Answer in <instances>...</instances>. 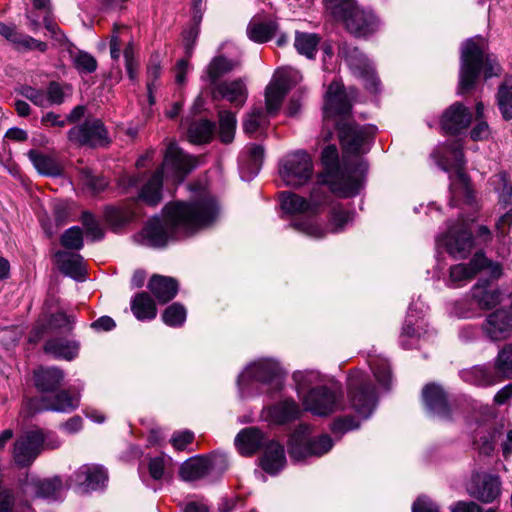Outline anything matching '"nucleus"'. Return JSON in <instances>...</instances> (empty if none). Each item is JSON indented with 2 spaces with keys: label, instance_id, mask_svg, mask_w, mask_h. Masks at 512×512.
<instances>
[{
  "label": "nucleus",
  "instance_id": "nucleus-1",
  "mask_svg": "<svg viewBox=\"0 0 512 512\" xmlns=\"http://www.w3.org/2000/svg\"><path fill=\"white\" fill-rule=\"evenodd\" d=\"M218 216V203L210 195H202L188 202H172L164 207L163 219L150 220L135 239L150 247H164L169 240L209 227Z\"/></svg>",
  "mask_w": 512,
  "mask_h": 512
},
{
  "label": "nucleus",
  "instance_id": "nucleus-2",
  "mask_svg": "<svg viewBox=\"0 0 512 512\" xmlns=\"http://www.w3.org/2000/svg\"><path fill=\"white\" fill-rule=\"evenodd\" d=\"M448 142L440 145L433 154L437 165L450 173L451 205H457L460 201L470 202L472 190L469 178L463 171L464 159L461 150L462 132L466 130H446Z\"/></svg>",
  "mask_w": 512,
  "mask_h": 512
},
{
  "label": "nucleus",
  "instance_id": "nucleus-3",
  "mask_svg": "<svg viewBox=\"0 0 512 512\" xmlns=\"http://www.w3.org/2000/svg\"><path fill=\"white\" fill-rule=\"evenodd\" d=\"M196 166L195 160L184 154L175 142H169L162 168L154 172L140 191L139 198L147 205L156 206L162 199L163 170L171 173L173 181L181 182Z\"/></svg>",
  "mask_w": 512,
  "mask_h": 512
},
{
  "label": "nucleus",
  "instance_id": "nucleus-4",
  "mask_svg": "<svg viewBox=\"0 0 512 512\" xmlns=\"http://www.w3.org/2000/svg\"><path fill=\"white\" fill-rule=\"evenodd\" d=\"M481 69L488 79L497 75L499 65L486 53V45L482 38L469 39L462 48L458 94L469 92L475 87Z\"/></svg>",
  "mask_w": 512,
  "mask_h": 512
},
{
  "label": "nucleus",
  "instance_id": "nucleus-5",
  "mask_svg": "<svg viewBox=\"0 0 512 512\" xmlns=\"http://www.w3.org/2000/svg\"><path fill=\"white\" fill-rule=\"evenodd\" d=\"M325 173L319 176L318 183L328 185L331 192L347 198L356 195L361 187V176L356 169L349 167L345 160L339 162L335 145L326 146L321 154Z\"/></svg>",
  "mask_w": 512,
  "mask_h": 512
},
{
  "label": "nucleus",
  "instance_id": "nucleus-6",
  "mask_svg": "<svg viewBox=\"0 0 512 512\" xmlns=\"http://www.w3.org/2000/svg\"><path fill=\"white\" fill-rule=\"evenodd\" d=\"M348 397L358 414L367 418L372 413L376 404V396L365 373L353 371L349 375Z\"/></svg>",
  "mask_w": 512,
  "mask_h": 512
},
{
  "label": "nucleus",
  "instance_id": "nucleus-7",
  "mask_svg": "<svg viewBox=\"0 0 512 512\" xmlns=\"http://www.w3.org/2000/svg\"><path fill=\"white\" fill-rule=\"evenodd\" d=\"M313 171L310 156L304 151H296L282 158L279 163V175L286 185L298 187L304 185Z\"/></svg>",
  "mask_w": 512,
  "mask_h": 512
},
{
  "label": "nucleus",
  "instance_id": "nucleus-8",
  "mask_svg": "<svg viewBox=\"0 0 512 512\" xmlns=\"http://www.w3.org/2000/svg\"><path fill=\"white\" fill-rule=\"evenodd\" d=\"M357 97L355 88L346 89L343 84L333 81L325 93L323 113L325 118L345 119L350 115L352 104Z\"/></svg>",
  "mask_w": 512,
  "mask_h": 512
},
{
  "label": "nucleus",
  "instance_id": "nucleus-9",
  "mask_svg": "<svg viewBox=\"0 0 512 512\" xmlns=\"http://www.w3.org/2000/svg\"><path fill=\"white\" fill-rule=\"evenodd\" d=\"M300 78L298 71L292 68L278 69L275 72L265 90V104L268 114L274 115L280 109L286 94Z\"/></svg>",
  "mask_w": 512,
  "mask_h": 512
},
{
  "label": "nucleus",
  "instance_id": "nucleus-10",
  "mask_svg": "<svg viewBox=\"0 0 512 512\" xmlns=\"http://www.w3.org/2000/svg\"><path fill=\"white\" fill-rule=\"evenodd\" d=\"M324 199L325 193L321 186L313 188L309 200L291 192L281 193L282 208L290 214L315 215L324 203Z\"/></svg>",
  "mask_w": 512,
  "mask_h": 512
},
{
  "label": "nucleus",
  "instance_id": "nucleus-11",
  "mask_svg": "<svg viewBox=\"0 0 512 512\" xmlns=\"http://www.w3.org/2000/svg\"><path fill=\"white\" fill-rule=\"evenodd\" d=\"M45 437L41 431H29L19 436L13 446V459L18 466L30 465L40 453Z\"/></svg>",
  "mask_w": 512,
  "mask_h": 512
},
{
  "label": "nucleus",
  "instance_id": "nucleus-12",
  "mask_svg": "<svg viewBox=\"0 0 512 512\" xmlns=\"http://www.w3.org/2000/svg\"><path fill=\"white\" fill-rule=\"evenodd\" d=\"M346 30L355 37L366 38L374 34L378 29V20L376 16L362 9L357 4L343 19Z\"/></svg>",
  "mask_w": 512,
  "mask_h": 512
},
{
  "label": "nucleus",
  "instance_id": "nucleus-13",
  "mask_svg": "<svg viewBox=\"0 0 512 512\" xmlns=\"http://www.w3.org/2000/svg\"><path fill=\"white\" fill-rule=\"evenodd\" d=\"M333 446L332 439L328 435H320L306 441L293 436L289 443V454L295 460H302L308 456H322Z\"/></svg>",
  "mask_w": 512,
  "mask_h": 512
},
{
  "label": "nucleus",
  "instance_id": "nucleus-14",
  "mask_svg": "<svg viewBox=\"0 0 512 512\" xmlns=\"http://www.w3.org/2000/svg\"><path fill=\"white\" fill-rule=\"evenodd\" d=\"M213 100H227L236 107H242L248 97V90L242 78L224 80L211 87Z\"/></svg>",
  "mask_w": 512,
  "mask_h": 512
},
{
  "label": "nucleus",
  "instance_id": "nucleus-15",
  "mask_svg": "<svg viewBox=\"0 0 512 512\" xmlns=\"http://www.w3.org/2000/svg\"><path fill=\"white\" fill-rule=\"evenodd\" d=\"M302 397L305 409L316 415H328L338 407L336 395L326 387L310 389Z\"/></svg>",
  "mask_w": 512,
  "mask_h": 512
},
{
  "label": "nucleus",
  "instance_id": "nucleus-16",
  "mask_svg": "<svg viewBox=\"0 0 512 512\" xmlns=\"http://www.w3.org/2000/svg\"><path fill=\"white\" fill-rule=\"evenodd\" d=\"M484 335L491 341H503L512 336V320L504 309L490 313L482 324Z\"/></svg>",
  "mask_w": 512,
  "mask_h": 512
},
{
  "label": "nucleus",
  "instance_id": "nucleus-17",
  "mask_svg": "<svg viewBox=\"0 0 512 512\" xmlns=\"http://www.w3.org/2000/svg\"><path fill=\"white\" fill-rule=\"evenodd\" d=\"M347 60L349 65L358 71L359 76L364 81L366 90L372 94L379 93L381 82L368 59L357 48H354L347 56Z\"/></svg>",
  "mask_w": 512,
  "mask_h": 512
},
{
  "label": "nucleus",
  "instance_id": "nucleus-18",
  "mask_svg": "<svg viewBox=\"0 0 512 512\" xmlns=\"http://www.w3.org/2000/svg\"><path fill=\"white\" fill-rule=\"evenodd\" d=\"M488 259L482 253H476L468 264H457L450 268L449 281L455 286H462L483 270Z\"/></svg>",
  "mask_w": 512,
  "mask_h": 512
},
{
  "label": "nucleus",
  "instance_id": "nucleus-19",
  "mask_svg": "<svg viewBox=\"0 0 512 512\" xmlns=\"http://www.w3.org/2000/svg\"><path fill=\"white\" fill-rule=\"evenodd\" d=\"M445 244L448 253L454 258H466L473 247L472 235L466 227L451 228Z\"/></svg>",
  "mask_w": 512,
  "mask_h": 512
},
{
  "label": "nucleus",
  "instance_id": "nucleus-20",
  "mask_svg": "<svg viewBox=\"0 0 512 512\" xmlns=\"http://www.w3.org/2000/svg\"><path fill=\"white\" fill-rule=\"evenodd\" d=\"M338 135L345 155L364 154L369 150L370 134L367 130H339Z\"/></svg>",
  "mask_w": 512,
  "mask_h": 512
},
{
  "label": "nucleus",
  "instance_id": "nucleus-21",
  "mask_svg": "<svg viewBox=\"0 0 512 512\" xmlns=\"http://www.w3.org/2000/svg\"><path fill=\"white\" fill-rule=\"evenodd\" d=\"M106 480L105 470L95 465L81 466L71 478V481L82 488L83 491L95 490L103 485Z\"/></svg>",
  "mask_w": 512,
  "mask_h": 512
},
{
  "label": "nucleus",
  "instance_id": "nucleus-22",
  "mask_svg": "<svg viewBox=\"0 0 512 512\" xmlns=\"http://www.w3.org/2000/svg\"><path fill=\"white\" fill-rule=\"evenodd\" d=\"M217 458L194 457L186 460L180 467L179 475L183 481L194 482L204 478L213 468Z\"/></svg>",
  "mask_w": 512,
  "mask_h": 512
},
{
  "label": "nucleus",
  "instance_id": "nucleus-23",
  "mask_svg": "<svg viewBox=\"0 0 512 512\" xmlns=\"http://www.w3.org/2000/svg\"><path fill=\"white\" fill-rule=\"evenodd\" d=\"M473 483L471 494L484 503L494 501L500 494V481L497 476L477 474L473 477Z\"/></svg>",
  "mask_w": 512,
  "mask_h": 512
},
{
  "label": "nucleus",
  "instance_id": "nucleus-24",
  "mask_svg": "<svg viewBox=\"0 0 512 512\" xmlns=\"http://www.w3.org/2000/svg\"><path fill=\"white\" fill-rule=\"evenodd\" d=\"M282 376L281 368L273 360H259L246 368L239 376V381L245 377H252L261 382H270L277 380L279 382Z\"/></svg>",
  "mask_w": 512,
  "mask_h": 512
},
{
  "label": "nucleus",
  "instance_id": "nucleus-25",
  "mask_svg": "<svg viewBox=\"0 0 512 512\" xmlns=\"http://www.w3.org/2000/svg\"><path fill=\"white\" fill-rule=\"evenodd\" d=\"M471 300L482 310H489L501 302V293L488 281L479 280L470 291Z\"/></svg>",
  "mask_w": 512,
  "mask_h": 512
},
{
  "label": "nucleus",
  "instance_id": "nucleus-26",
  "mask_svg": "<svg viewBox=\"0 0 512 512\" xmlns=\"http://www.w3.org/2000/svg\"><path fill=\"white\" fill-rule=\"evenodd\" d=\"M278 30V23L274 20H264L257 14L249 21L246 29L248 38L255 43H266L273 38Z\"/></svg>",
  "mask_w": 512,
  "mask_h": 512
},
{
  "label": "nucleus",
  "instance_id": "nucleus-27",
  "mask_svg": "<svg viewBox=\"0 0 512 512\" xmlns=\"http://www.w3.org/2000/svg\"><path fill=\"white\" fill-rule=\"evenodd\" d=\"M264 159V148L259 144H249L246 146L245 154L241 158L240 169L241 177L244 180H250L258 174Z\"/></svg>",
  "mask_w": 512,
  "mask_h": 512
},
{
  "label": "nucleus",
  "instance_id": "nucleus-28",
  "mask_svg": "<svg viewBox=\"0 0 512 512\" xmlns=\"http://www.w3.org/2000/svg\"><path fill=\"white\" fill-rule=\"evenodd\" d=\"M471 112L460 102L450 105L442 114V128H468L471 124Z\"/></svg>",
  "mask_w": 512,
  "mask_h": 512
},
{
  "label": "nucleus",
  "instance_id": "nucleus-29",
  "mask_svg": "<svg viewBox=\"0 0 512 512\" xmlns=\"http://www.w3.org/2000/svg\"><path fill=\"white\" fill-rule=\"evenodd\" d=\"M422 397L426 406L436 415L443 418L449 415L447 397L442 387L428 384L423 388Z\"/></svg>",
  "mask_w": 512,
  "mask_h": 512
},
{
  "label": "nucleus",
  "instance_id": "nucleus-30",
  "mask_svg": "<svg viewBox=\"0 0 512 512\" xmlns=\"http://www.w3.org/2000/svg\"><path fill=\"white\" fill-rule=\"evenodd\" d=\"M56 263L62 273L76 280H83L85 267L83 257L79 254L58 251L55 254Z\"/></svg>",
  "mask_w": 512,
  "mask_h": 512
},
{
  "label": "nucleus",
  "instance_id": "nucleus-31",
  "mask_svg": "<svg viewBox=\"0 0 512 512\" xmlns=\"http://www.w3.org/2000/svg\"><path fill=\"white\" fill-rule=\"evenodd\" d=\"M80 344L71 339L52 338L44 345V351L55 358L73 360L79 353Z\"/></svg>",
  "mask_w": 512,
  "mask_h": 512
},
{
  "label": "nucleus",
  "instance_id": "nucleus-32",
  "mask_svg": "<svg viewBox=\"0 0 512 512\" xmlns=\"http://www.w3.org/2000/svg\"><path fill=\"white\" fill-rule=\"evenodd\" d=\"M148 289L160 303H167L176 296L178 284L171 277L153 275L148 283Z\"/></svg>",
  "mask_w": 512,
  "mask_h": 512
},
{
  "label": "nucleus",
  "instance_id": "nucleus-33",
  "mask_svg": "<svg viewBox=\"0 0 512 512\" xmlns=\"http://www.w3.org/2000/svg\"><path fill=\"white\" fill-rule=\"evenodd\" d=\"M235 443L242 455L250 456L264 444V435L258 428H245L238 433Z\"/></svg>",
  "mask_w": 512,
  "mask_h": 512
},
{
  "label": "nucleus",
  "instance_id": "nucleus-34",
  "mask_svg": "<svg viewBox=\"0 0 512 512\" xmlns=\"http://www.w3.org/2000/svg\"><path fill=\"white\" fill-rule=\"evenodd\" d=\"M285 462L286 459L283 446L274 441L269 442L260 462L262 469L265 472L274 475L284 467Z\"/></svg>",
  "mask_w": 512,
  "mask_h": 512
},
{
  "label": "nucleus",
  "instance_id": "nucleus-35",
  "mask_svg": "<svg viewBox=\"0 0 512 512\" xmlns=\"http://www.w3.org/2000/svg\"><path fill=\"white\" fill-rule=\"evenodd\" d=\"M64 379V372L56 367H40L34 372L35 386L42 392L57 389Z\"/></svg>",
  "mask_w": 512,
  "mask_h": 512
},
{
  "label": "nucleus",
  "instance_id": "nucleus-36",
  "mask_svg": "<svg viewBox=\"0 0 512 512\" xmlns=\"http://www.w3.org/2000/svg\"><path fill=\"white\" fill-rule=\"evenodd\" d=\"M131 311L140 321L152 320L157 315L156 304L146 292H140L133 297L131 300Z\"/></svg>",
  "mask_w": 512,
  "mask_h": 512
},
{
  "label": "nucleus",
  "instance_id": "nucleus-37",
  "mask_svg": "<svg viewBox=\"0 0 512 512\" xmlns=\"http://www.w3.org/2000/svg\"><path fill=\"white\" fill-rule=\"evenodd\" d=\"M68 138L91 147H103L110 142L107 130H69Z\"/></svg>",
  "mask_w": 512,
  "mask_h": 512
},
{
  "label": "nucleus",
  "instance_id": "nucleus-38",
  "mask_svg": "<svg viewBox=\"0 0 512 512\" xmlns=\"http://www.w3.org/2000/svg\"><path fill=\"white\" fill-rule=\"evenodd\" d=\"M238 66L236 61L230 60L224 56L214 57L206 67V75L210 86L219 83V79L233 71Z\"/></svg>",
  "mask_w": 512,
  "mask_h": 512
},
{
  "label": "nucleus",
  "instance_id": "nucleus-39",
  "mask_svg": "<svg viewBox=\"0 0 512 512\" xmlns=\"http://www.w3.org/2000/svg\"><path fill=\"white\" fill-rule=\"evenodd\" d=\"M498 109L505 120L512 119V76L505 77L496 95Z\"/></svg>",
  "mask_w": 512,
  "mask_h": 512
},
{
  "label": "nucleus",
  "instance_id": "nucleus-40",
  "mask_svg": "<svg viewBox=\"0 0 512 512\" xmlns=\"http://www.w3.org/2000/svg\"><path fill=\"white\" fill-rule=\"evenodd\" d=\"M28 156L40 174L49 176L61 174L62 167L56 159L44 154H39L34 150H31Z\"/></svg>",
  "mask_w": 512,
  "mask_h": 512
},
{
  "label": "nucleus",
  "instance_id": "nucleus-41",
  "mask_svg": "<svg viewBox=\"0 0 512 512\" xmlns=\"http://www.w3.org/2000/svg\"><path fill=\"white\" fill-rule=\"evenodd\" d=\"M291 226L296 231L314 239L324 238L329 233L328 227L326 228L322 226L319 222L311 217L296 220L291 223Z\"/></svg>",
  "mask_w": 512,
  "mask_h": 512
},
{
  "label": "nucleus",
  "instance_id": "nucleus-42",
  "mask_svg": "<svg viewBox=\"0 0 512 512\" xmlns=\"http://www.w3.org/2000/svg\"><path fill=\"white\" fill-rule=\"evenodd\" d=\"M78 406L79 396L71 395L67 390H62L45 408L52 411L68 413L75 410Z\"/></svg>",
  "mask_w": 512,
  "mask_h": 512
},
{
  "label": "nucleus",
  "instance_id": "nucleus-43",
  "mask_svg": "<svg viewBox=\"0 0 512 512\" xmlns=\"http://www.w3.org/2000/svg\"><path fill=\"white\" fill-rule=\"evenodd\" d=\"M320 37L314 33L296 32L294 46L296 50L308 58H314Z\"/></svg>",
  "mask_w": 512,
  "mask_h": 512
},
{
  "label": "nucleus",
  "instance_id": "nucleus-44",
  "mask_svg": "<svg viewBox=\"0 0 512 512\" xmlns=\"http://www.w3.org/2000/svg\"><path fill=\"white\" fill-rule=\"evenodd\" d=\"M271 414L275 421L284 423L297 418L300 414V409L293 400H285L274 406Z\"/></svg>",
  "mask_w": 512,
  "mask_h": 512
},
{
  "label": "nucleus",
  "instance_id": "nucleus-45",
  "mask_svg": "<svg viewBox=\"0 0 512 512\" xmlns=\"http://www.w3.org/2000/svg\"><path fill=\"white\" fill-rule=\"evenodd\" d=\"M70 94V87L62 85L59 82L51 81L45 91V107L52 105H61L64 103L66 96Z\"/></svg>",
  "mask_w": 512,
  "mask_h": 512
},
{
  "label": "nucleus",
  "instance_id": "nucleus-46",
  "mask_svg": "<svg viewBox=\"0 0 512 512\" xmlns=\"http://www.w3.org/2000/svg\"><path fill=\"white\" fill-rule=\"evenodd\" d=\"M352 219V212L343 209L341 206H335L330 212L328 231L331 233L340 232Z\"/></svg>",
  "mask_w": 512,
  "mask_h": 512
},
{
  "label": "nucleus",
  "instance_id": "nucleus-47",
  "mask_svg": "<svg viewBox=\"0 0 512 512\" xmlns=\"http://www.w3.org/2000/svg\"><path fill=\"white\" fill-rule=\"evenodd\" d=\"M496 371L504 378H512V345H505L495 360Z\"/></svg>",
  "mask_w": 512,
  "mask_h": 512
},
{
  "label": "nucleus",
  "instance_id": "nucleus-48",
  "mask_svg": "<svg viewBox=\"0 0 512 512\" xmlns=\"http://www.w3.org/2000/svg\"><path fill=\"white\" fill-rule=\"evenodd\" d=\"M186 315V309L183 305L173 303L164 310L162 320L168 326L178 327L184 324Z\"/></svg>",
  "mask_w": 512,
  "mask_h": 512
},
{
  "label": "nucleus",
  "instance_id": "nucleus-49",
  "mask_svg": "<svg viewBox=\"0 0 512 512\" xmlns=\"http://www.w3.org/2000/svg\"><path fill=\"white\" fill-rule=\"evenodd\" d=\"M323 4L327 12L342 22L356 3L354 0H323Z\"/></svg>",
  "mask_w": 512,
  "mask_h": 512
},
{
  "label": "nucleus",
  "instance_id": "nucleus-50",
  "mask_svg": "<svg viewBox=\"0 0 512 512\" xmlns=\"http://www.w3.org/2000/svg\"><path fill=\"white\" fill-rule=\"evenodd\" d=\"M299 395H305L312 385L320 381V376L314 371H297L293 375Z\"/></svg>",
  "mask_w": 512,
  "mask_h": 512
},
{
  "label": "nucleus",
  "instance_id": "nucleus-51",
  "mask_svg": "<svg viewBox=\"0 0 512 512\" xmlns=\"http://www.w3.org/2000/svg\"><path fill=\"white\" fill-rule=\"evenodd\" d=\"M80 180L84 187H86L92 194L103 191L108 182L105 178L95 176L88 168H84L80 171Z\"/></svg>",
  "mask_w": 512,
  "mask_h": 512
},
{
  "label": "nucleus",
  "instance_id": "nucleus-52",
  "mask_svg": "<svg viewBox=\"0 0 512 512\" xmlns=\"http://www.w3.org/2000/svg\"><path fill=\"white\" fill-rule=\"evenodd\" d=\"M495 189L499 192V203L503 208H507L512 196V186L507 179L506 173H500L493 179Z\"/></svg>",
  "mask_w": 512,
  "mask_h": 512
},
{
  "label": "nucleus",
  "instance_id": "nucleus-53",
  "mask_svg": "<svg viewBox=\"0 0 512 512\" xmlns=\"http://www.w3.org/2000/svg\"><path fill=\"white\" fill-rule=\"evenodd\" d=\"M62 489V483L59 478L45 479L38 483L37 494L44 498L56 499Z\"/></svg>",
  "mask_w": 512,
  "mask_h": 512
},
{
  "label": "nucleus",
  "instance_id": "nucleus-54",
  "mask_svg": "<svg viewBox=\"0 0 512 512\" xmlns=\"http://www.w3.org/2000/svg\"><path fill=\"white\" fill-rule=\"evenodd\" d=\"M61 244L71 250H80L83 247V234L79 227H71L61 236Z\"/></svg>",
  "mask_w": 512,
  "mask_h": 512
},
{
  "label": "nucleus",
  "instance_id": "nucleus-55",
  "mask_svg": "<svg viewBox=\"0 0 512 512\" xmlns=\"http://www.w3.org/2000/svg\"><path fill=\"white\" fill-rule=\"evenodd\" d=\"M18 93L26 99L30 100L34 105L45 107V91L32 87L30 85H22L18 88Z\"/></svg>",
  "mask_w": 512,
  "mask_h": 512
},
{
  "label": "nucleus",
  "instance_id": "nucleus-56",
  "mask_svg": "<svg viewBox=\"0 0 512 512\" xmlns=\"http://www.w3.org/2000/svg\"><path fill=\"white\" fill-rule=\"evenodd\" d=\"M371 368L378 382L385 388L389 389L392 380L389 365L385 361L372 363Z\"/></svg>",
  "mask_w": 512,
  "mask_h": 512
},
{
  "label": "nucleus",
  "instance_id": "nucleus-57",
  "mask_svg": "<svg viewBox=\"0 0 512 512\" xmlns=\"http://www.w3.org/2000/svg\"><path fill=\"white\" fill-rule=\"evenodd\" d=\"M74 320L62 312L53 314L48 322V329L70 332L73 329Z\"/></svg>",
  "mask_w": 512,
  "mask_h": 512
},
{
  "label": "nucleus",
  "instance_id": "nucleus-58",
  "mask_svg": "<svg viewBox=\"0 0 512 512\" xmlns=\"http://www.w3.org/2000/svg\"><path fill=\"white\" fill-rule=\"evenodd\" d=\"M74 63L77 70L84 73H92L97 68L96 59L92 55L84 52L79 53L75 57Z\"/></svg>",
  "mask_w": 512,
  "mask_h": 512
},
{
  "label": "nucleus",
  "instance_id": "nucleus-59",
  "mask_svg": "<svg viewBox=\"0 0 512 512\" xmlns=\"http://www.w3.org/2000/svg\"><path fill=\"white\" fill-rule=\"evenodd\" d=\"M121 31H127V27L123 25L114 24L112 35L110 37V55L114 60H118L120 57V47L122 41L120 39Z\"/></svg>",
  "mask_w": 512,
  "mask_h": 512
},
{
  "label": "nucleus",
  "instance_id": "nucleus-60",
  "mask_svg": "<svg viewBox=\"0 0 512 512\" xmlns=\"http://www.w3.org/2000/svg\"><path fill=\"white\" fill-rule=\"evenodd\" d=\"M17 48L24 49V50H38L40 52H45L47 50L48 46L45 42L34 39L31 36L21 34L19 41L17 43Z\"/></svg>",
  "mask_w": 512,
  "mask_h": 512
},
{
  "label": "nucleus",
  "instance_id": "nucleus-61",
  "mask_svg": "<svg viewBox=\"0 0 512 512\" xmlns=\"http://www.w3.org/2000/svg\"><path fill=\"white\" fill-rule=\"evenodd\" d=\"M82 222L87 230V233L92 236L93 240H98L102 237V230L98 222L90 213H83Z\"/></svg>",
  "mask_w": 512,
  "mask_h": 512
},
{
  "label": "nucleus",
  "instance_id": "nucleus-62",
  "mask_svg": "<svg viewBox=\"0 0 512 512\" xmlns=\"http://www.w3.org/2000/svg\"><path fill=\"white\" fill-rule=\"evenodd\" d=\"M214 130H187V139L189 142L201 145L208 143L213 138Z\"/></svg>",
  "mask_w": 512,
  "mask_h": 512
},
{
  "label": "nucleus",
  "instance_id": "nucleus-63",
  "mask_svg": "<svg viewBox=\"0 0 512 512\" xmlns=\"http://www.w3.org/2000/svg\"><path fill=\"white\" fill-rule=\"evenodd\" d=\"M265 113L262 108H254L244 121V128H259L264 125Z\"/></svg>",
  "mask_w": 512,
  "mask_h": 512
},
{
  "label": "nucleus",
  "instance_id": "nucleus-64",
  "mask_svg": "<svg viewBox=\"0 0 512 512\" xmlns=\"http://www.w3.org/2000/svg\"><path fill=\"white\" fill-rule=\"evenodd\" d=\"M412 512H439L438 506L427 497H418L412 507Z\"/></svg>",
  "mask_w": 512,
  "mask_h": 512
}]
</instances>
